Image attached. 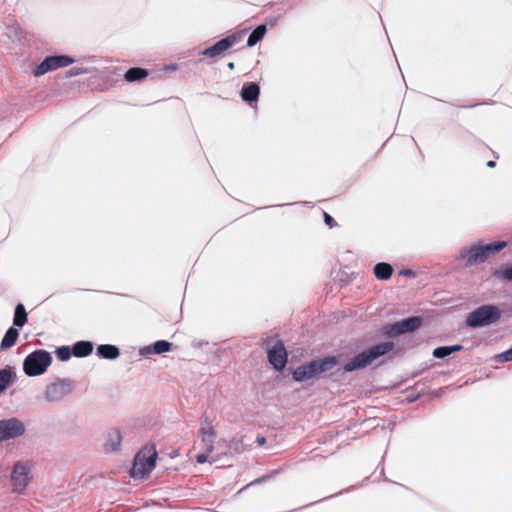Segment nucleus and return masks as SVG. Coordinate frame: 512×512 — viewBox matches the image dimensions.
I'll use <instances>...</instances> for the list:
<instances>
[{
  "mask_svg": "<svg viewBox=\"0 0 512 512\" xmlns=\"http://www.w3.org/2000/svg\"><path fill=\"white\" fill-rule=\"evenodd\" d=\"M394 347L395 345L391 341L380 342L369 346L367 349L355 354L349 361H347L342 367L343 372L352 373L365 369L378 358L391 352Z\"/></svg>",
  "mask_w": 512,
  "mask_h": 512,
  "instance_id": "1",
  "label": "nucleus"
},
{
  "mask_svg": "<svg viewBox=\"0 0 512 512\" xmlns=\"http://www.w3.org/2000/svg\"><path fill=\"white\" fill-rule=\"evenodd\" d=\"M94 349V344L88 340H80L72 345L73 356L77 358H84L89 356Z\"/></svg>",
  "mask_w": 512,
  "mask_h": 512,
  "instance_id": "20",
  "label": "nucleus"
},
{
  "mask_svg": "<svg viewBox=\"0 0 512 512\" xmlns=\"http://www.w3.org/2000/svg\"><path fill=\"white\" fill-rule=\"evenodd\" d=\"M210 453H211V452H208V451L206 450V452H204V453H199V454H197V455H196V461H197L198 463H200V464H203V463L207 462V461H208V456H209V454H210Z\"/></svg>",
  "mask_w": 512,
  "mask_h": 512,
  "instance_id": "33",
  "label": "nucleus"
},
{
  "mask_svg": "<svg viewBox=\"0 0 512 512\" xmlns=\"http://www.w3.org/2000/svg\"><path fill=\"white\" fill-rule=\"evenodd\" d=\"M348 490H349V489H346V491H348ZM344 492H345V490H344ZM342 493H343V491H339L338 493H335V494H333V495H330V496L324 497V498H323V500L329 499V498H331V497H334V496L339 495V494H342Z\"/></svg>",
  "mask_w": 512,
  "mask_h": 512,
  "instance_id": "40",
  "label": "nucleus"
},
{
  "mask_svg": "<svg viewBox=\"0 0 512 512\" xmlns=\"http://www.w3.org/2000/svg\"><path fill=\"white\" fill-rule=\"evenodd\" d=\"M276 22H277V18H272V19L269 20V24L271 26H274L276 24Z\"/></svg>",
  "mask_w": 512,
  "mask_h": 512,
  "instance_id": "41",
  "label": "nucleus"
},
{
  "mask_svg": "<svg viewBox=\"0 0 512 512\" xmlns=\"http://www.w3.org/2000/svg\"><path fill=\"white\" fill-rule=\"evenodd\" d=\"M227 67H228L230 70H233V69L235 68V64H234V62H229V63L227 64Z\"/></svg>",
  "mask_w": 512,
  "mask_h": 512,
  "instance_id": "42",
  "label": "nucleus"
},
{
  "mask_svg": "<svg viewBox=\"0 0 512 512\" xmlns=\"http://www.w3.org/2000/svg\"><path fill=\"white\" fill-rule=\"evenodd\" d=\"M201 425L205 427L212 426V419H210L207 414H204L202 417Z\"/></svg>",
  "mask_w": 512,
  "mask_h": 512,
  "instance_id": "34",
  "label": "nucleus"
},
{
  "mask_svg": "<svg viewBox=\"0 0 512 512\" xmlns=\"http://www.w3.org/2000/svg\"><path fill=\"white\" fill-rule=\"evenodd\" d=\"M266 33H267V26H266V24H260V25L256 26L252 30L250 35L248 36L247 46L248 47L255 46L257 43L262 41V39L265 37Z\"/></svg>",
  "mask_w": 512,
  "mask_h": 512,
  "instance_id": "25",
  "label": "nucleus"
},
{
  "mask_svg": "<svg viewBox=\"0 0 512 512\" xmlns=\"http://www.w3.org/2000/svg\"><path fill=\"white\" fill-rule=\"evenodd\" d=\"M502 316L501 309L495 304H483L471 311L466 319L465 326L478 329L497 323Z\"/></svg>",
  "mask_w": 512,
  "mask_h": 512,
  "instance_id": "3",
  "label": "nucleus"
},
{
  "mask_svg": "<svg viewBox=\"0 0 512 512\" xmlns=\"http://www.w3.org/2000/svg\"><path fill=\"white\" fill-rule=\"evenodd\" d=\"M496 361L498 362H509L512 361V347L508 350L496 355Z\"/></svg>",
  "mask_w": 512,
  "mask_h": 512,
  "instance_id": "31",
  "label": "nucleus"
},
{
  "mask_svg": "<svg viewBox=\"0 0 512 512\" xmlns=\"http://www.w3.org/2000/svg\"><path fill=\"white\" fill-rule=\"evenodd\" d=\"M323 215H324V222H325V224L327 226L332 228V227H334L336 225V222H335L334 218L330 214L324 212Z\"/></svg>",
  "mask_w": 512,
  "mask_h": 512,
  "instance_id": "32",
  "label": "nucleus"
},
{
  "mask_svg": "<svg viewBox=\"0 0 512 512\" xmlns=\"http://www.w3.org/2000/svg\"><path fill=\"white\" fill-rule=\"evenodd\" d=\"M270 477H271L270 475H264V476H262V477H260V478H258V479H256V480H254L253 482H251V483H250V485L255 484V483H262V482H265V481H267L268 479H270Z\"/></svg>",
  "mask_w": 512,
  "mask_h": 512,
  "instance_id": "37",
  "label": "nucleus"
},
{
  "mask_svg": "<svg viewBox=\"0 0 512 512\" xmlns=\"http://www.w3.org/2000/svg\"><path fill=\"white\" fill-rule=\"evenodd\" d=\"M88 73V69L84 67H72L66 71V77L71 78Z\"/></svg>",
  "mask_w": 512,
  "mask_h": 512,
  "instance_id": "30",
  "label": "nucleus"
},
{
  "mask_svg": "<svg viewBox=\"0 0 512 512\" xmlns=\"http://www.w3.org/2000/svg\"><path fill=\"white\" fill-rule=\"evenodd\" d=\"M26 432V426L17 417L0 419V443L19 438Z\"/></svg>",
  "mask_w": 512,
  "mask_h": 512,
  "instance_id": "10",
  "label": "nucleus"
},
{
  "mask_svg": "<svg viewBox=\"0 0 512 512\" xmlns=\"http://www.w3.org/2000/svg\"><path fill=\"white\" fill-rule=\"evenodd\" d=\"M507 246L503 240L488 244H473L460 250L457 259L464 260L466 267L484 263L491 255L499 253Z\"/></svg>",
  "mask_w": 512,
  "mask_h": 512,
  "instance_id": "2",
  "label": "nucleus"
},
{
  "mask_svg": "<svg viewBox=\"0 0 512 512\" xmlns=\"http://www.w3.org/2000/svg\"><path fill=\"white\" fill-rule=\"evenodd\" d=\"M492 276L496 279L512 282V263L499 266L492 272Z\"/></svg>",
  "mask_w": 512,
  "mask_h": 512,
  "instance_id": "27",
  "label": "nucleus"
},
{
  "mask_svg": "<svg viewBox=\"0 0 512 512\" xmlns=\"http://www.w3.org/2000/svg\"><path fill=\"white\" fill-rule=\"evenodd\" d=\"M74 389L73 381L69 378H59L46 386L44 397L48 402H59Z\"/></svg>",
  "mask_w": 512,
  "mask_h": 512,
  "instance_id": "9",
  "label": "nucleus"
},
{
  "mask_svg": "<svg viewBox=\"0 0 512 512\" xmlns=\"http://www.w3.org/2000/svg\"><path fill=\"white\" fill-rule=\"evenodd\" d=\"M157 451L154 446L145 448L138 452L134 458L132 466V476L144 478L155 468L157 460Z\"/></svg>",
  "mask_w": 512,
  "mask_h": 512,
  "instance_id": "6",
  "label": "nucleus"
},
{
  "mask_svg": "<svg viewBox=\"0 0 512 512\" xmlns=\"http://www.w3.org/2000/svg\"><path fill=\"white\" fill-rule=\"evenodd\" d=\"M148 75V69L142 67H132L125 72L124 79L129 83L140 82L144 80Z\"/></svg>",
  "mask_w": 512,
  "mask_h": 512,
  "instance_id": "22",
  "label": "nucleus"
},
{
  "mask_svg": "<svg viewBox=\"0 0 512 512\" xmlns=\"http://www.w3.org/2000/svg\"><path fill=\"white\" fill-rule=\"evenodd\" d=\"M96 355L100 359L115 360L120 356V349L113 344H100L96 347Z\"/></svg>",
  "mask_w": 512,
  "mask_h": 512,
  "instance_id": "18",
  "label": "nucleus"
},
{
  "mask_svg": "<svg viewBox=\"0 0 512 512\" xmlns=\"http://www.w3.org/2000/svg\"><path fill=\"white\" fill-rule=\"evenodd\" d=\"M486 165L489 168H494L496 166V162L494 160H489Z\"/></svg>",
  "mask_w": 512,
  "mask_h": 512,
  "instance_id": "39",
  "label": "nucleus"
},
{
  "mask_svg": "<svg viewBox=\"0 0 512 512\" xmlns=\"http://www.w3.org/2000/svg\"><path fill=\"white\" fill-rule=\"evenodd\" d=\"M432 354L437 359H445L446 357L451 355L449 346H439V347H436L433 350Z\"/></svg>",
  "mask_w": 512,
  "mask_h": 512,
  "instance_id": "29",
  "label": "nucleus"
},
{
  "mask_svg": "<svg viewBox=\"0 0 512 512\" xmlns=\"http://www.w3.org/2000/svg\"><path fill=\"white\" fill-rule=\"evenodd\" d=\"M423 317L410 316L402 320L386 324L382 327V334L388 338L398 337L407 333H413L423 325Z\"/></svg>",
  "mask_w": 512,
  "mask_h": 512,
  "instance_id": "5",
  "label": "nucleus"
},
{
  "mask_svg": "<svg viewBox=\"0 0 512 512\" xmlns=\"http://www.w3.org/2000/svg\"><path fill=\"white\" fill-rule=\"evenodd\" d=\"M201 435V442L204 444L205 449L208 452H212L214 449V441L216 438V431L213 426L205 427L201 426L199 429Z\"/></svg>",
  "mask_w": 512,
  "mask_h": 512,
  "instance_id": "21",
  "label": "nucleus"
},
{
  "mask_svg": "<svg viewBox=\"0 0 512 512\" xmlns=\"http://www.w3.org/2000/svg\"><path fill=\"white\" fill-rule=\"evenodd\" d=\"M400 275L402 276H408V277H414L415 272L411 269H403L400 271Z\"/></svg>",
  "mask_w": 512,
  "mask_h": 512,
  "instance_id": "36",
  "label": "nucleus"
},
{
  "mask_svg": "<svg viewBox=\"0 0 512 512\" xmlns=\"http://www.w3.org/2000/svg\"><path fill=\"white\" fill-rule=\"evenodd\" d=\"M267 358L271 366L279 372H282L288 362V352L282 340L267 349Z\"/></svg>",
  "mask_w": 512,
  "mask_h": 512,
  "instance_id": "11",
  "label": "nucleus"
},
{
  "mask_svg": "<svg viewBox=\"0 0 512 512\" xmlns=\"http://www.w3.org/2000/svg\"><path fill=\"white\" fill-rule=\"evenodd\" d=\"M292 379L296 382H305L317 377L312 360L296 367L292 372Z\"/></svg>",
  "mask_w": 512,
  "mask_h": 512,
  "instance_id": "15",
  "label": "nucleus"
},
{
  "mask_svg": "<svg viewBox=\"0 0 512 512\" xmlns=\"http://www.w3.org/2000/svg\"><path fill=\"white\" fill-rule=\"evenodd\" d=\"M241 99L248 105L257 103L260 95V86L256 82L244 83L240 92Z\"/></svg>",
  "mask_w": 512,
  "mask_h": 512,
  "instance_id": "14",
  "label": "nucleus"
},
{
  "mask_svg": "<svg viewBox=\"0 0 512 512\" xmlns=\"http://www.w3.org/2000/svg\"><path fill=\"white\" fill-rule=\"evenodd\" d=\"M393 271L392 265L386 262H379L373 268L375 277L382 281L390 279Z\"/></svg>",
  "mask_w": 512,
  "mask_h": 512,
  "instance_id": "24",
  "label": "nucleus"
},
{
  "mask_svg": "<svg viewBox=\"0 0 512 512\" xmlns=\"http://www.w3.org/2000/svg\"><path fill=\"white\" fill-rule=\"evenodd\" d=\"M30 470L25 464L21 462H16L13 466V470L11 473V481L14 486V491L17 493H22L28 486L30 482Z\"/></svg>",
  "mask_w": 512,
  "mask_h": 512,
  "instance_id": "12",
  "label": "nucleus"
},
{
  "mask_svg": "<svg viewBox=\"0 0 512 512\" xmlns=\"http://www.w3.org/2000/svg\"><path fill=\"white\" fill-rule=\"evenodd\" d=\"M316 375L328 372L337 366L340 362L338 355H329L323 358L312 359Z\"/></svg>",
  "mask_w": 512,
  "mask_h": 512,
  "instance_id": "16",
  "label": "nucleus"
},
{
  "mask_svg": "<svg viewBox=\"0 0 512 512\" xmlns=\"http://www.w3.org/2000/svg\"><path fill=\"white\" fill-rule=\"evenodd\" d=\"M243 32L232 33L213 45L201 50L199 55L215 60L229 51L240 39Z\"/></svg>",
  "mask_w": 512,
  "mask_h": 512,
  "instance_id": "7",
  "label": "nucleus"
},
{
  "mask_svg": "<svg viewBox=\"0 0 512 512\" xmlns=\"http://www.w3.org/2000/svg\"><path fill=\"white\" fill-rule=\"evenodd\" d=\"M28 321V314L25 310V307L22 303H18L15 307L14 317H13V326L22 328Z\"/></svg>",
  "mask_w": 512,
  "mask_h": 512,
  "instance_id": "26",
  "label": "nucleus"
},
{
  "mask_svg": "<svg viewBox=\"0 0 512 512\" xmlns=\"http://www.w3.org/2000/svg\"><path fill=\"white\" fill-rule=\"evenodd\" d=\"M122 441V435L119 429L114 428L111 429L107 434V439L105 442V451L106 452H116L120 449Z\"/></svg>",
  "mask_w": 512,
  "mask_h": 512,
  "instance_id": "19",
  "label": "nucleus"
},
{
  "mask_svg": "<svg viewBox=\"0 0 512 512\" xmlns=\"http://www.w3.org/2000/svg\"><path fill=\"white\" fill-rule=\"evenodd\" d=\"M18 337H19V331H18L17 327L12 326V327L8 328L1 340L0 350L1 351L7 350V349L11 348L12 346H14Z\"/></svg>",
  "mask_w": 512,
  "mask_h": 512,
  "instance_id": "23",
  "label": "nucleus"
},
{
  "mask_svg": "<svg viewBox=\"0 0 512 512\" xmlns=\"http://www.w3.org/2000/svg\"><path fill=\"white\" fill-rule=\"evenodd\" d=\"M259 446H262L266 443V438L264 436L258 435L255 441Z\"/></svg>",
  "mask_w": 512,
  "mask_h": 512,
  "instance_id": "38",
  "label": "nucleus"
},
{
  "mask_svg": "<svg viewBox=\"0 0 512 512\" xmlns=\"http://www.w3.org/2000/svg\"><path fill=\"white\" fill-rule=\"evenodd\" d=\"M14 367L6 366L0 369V395L16 381Z\"/></svg>",
  "mask_w": 512,
  "mask_h": 512,
  "instance_id": "17",
  "label": "nucleus"
},
{
  "mask_svg": "<svg viewBox=\"0 0 512 512\" xmlns=\"http://www.w3.org/2000/svg\"><path fill=\"white\" fill-rule=\"evenodd\" d=\"M56 357L58 360L65 362L68 361L73 356L72 346H60L55 350Z\"/></svg>",
  "mask_w": 512,
  "mask_h": 512,
  "instance_id": "28",
  "label": "nucleus"
},
{
  "mask_svg": "<svg viewBox=\"0 0 512 512\" xmlns=\"http://www.w3.org/2000/svg\"><path fill=\"white\" fill-rule=\"evenodd\" d=\"M449 348H450V353L451 354L463 350V346L460 345V344L449 345Z\"/></svg>",
  "mask_w": 512,
  "mask_h": 512,
  "instance_id": "35",
  "label": "nucleus"
},
{
  "mask_svg": "<svg viewBox=\"0 0 512 512\" xmlns=\"http://www.w3.org/2000/svg\"><path fill=\"white\" fill-rule=\"evenodd\" d=\"M52 355L45 349H36L23 361V371L29 377L43 375L52 363Z\"/></svg>",
  "mask_w": 512,
  "mask_h": 512,
  "instance_id": "4",
  "label": "nucleus"
},
{
  "mask_svg": "<svg viewBox=\"0 0 512 512\" xmlns=\"http://www.w3.org/2000/svg\"><path fill=\"white\" fill-rule=\"evenodd\" d=\"M173 344L167 340H157L153 344L140 348L139 354L144 357L160 355L172 350Z\"/></svg>",
  "mask_w": 512,
  "mask_h": 512,
  "instance_id": "13",
  "label": "nucleus"
},
{
  "mask_svg": "<svg viewBox=\"0 0 512 512\" xmlns=\"http://www.w3.org/2000/svg\"><path fill=\"white\" fill-rule=\"evenodd\" d=\"M75 62L74 58L65 54L46 56L33 70L35 77H40L58 68L67 67Z\"/></svg>",
  "mask_w": 512,
  "mask_h": 512,
  "instance_id": "8",
  "label": "nucleus"
}]
</instances>
